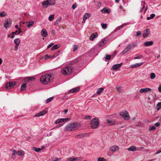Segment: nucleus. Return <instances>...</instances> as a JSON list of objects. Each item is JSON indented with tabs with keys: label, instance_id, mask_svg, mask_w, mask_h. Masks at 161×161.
Returning <instances> with one entry per match:
<instances>
[{
	"label": "nucleus",
	"instance_id": "1",
	"mask_svg": "<svg viewBox=\"0 0 161 161\" xmlns=\"http://www.w3.org/2000/svg\"><path fill=\"white\" fill-rule=\"evenodd\" d=\"M81 127L80 123L75 122L69 124L65 127V130L67 131H71L76 130Z\"/></svg>",
	"mask_w": 161,
	"mask_h": 161
},
{
	"label": "nucleus",
	"instance_id": "2",
	"mask_svg": "<svg viewBox=\"0 0 161 161\" xmlns=\"http://www.w3.org/2000/svg\"><path fill=\"white\" fill-rule=\"evenodd\" d=\"M52 75L49 74H46L42 75L40 78L41 82L43 84H47L51 81V78Z\"/></svg>",
	"mask_w": 161,
	"mask_h": 161
},
{
	"label": "nucleus",
	"instance_id": "3",
	"mask_svg": "<svg viewBox=\"0 0 161 161\" xmlns=\"http://www.w3.org/2000/svg\"><path fill=\"white\" fill-rule=\"evenodd\" d=\"M73 67L72 66H67L63 68L61 71V73L64 75H69L72 72Z\"/></svg>",
	"mask_w": 161,
	"mask_h": 161
},
{
	"label": "nucleus",
	"instance_id": "4",
	"mask_svg": "<svg viewBox=\"0 0 161 161\" xmlns=\"http://www.w3.org/2000/svg\"><path fill=\"white\" fill-rule=\"evenodd\" d=\"M99 125L98 119L97 118H95L91 121V126L92 129L96 128Z\"/></svg>",
	"mask_w": 161,
	"mask_h": 161
},
{
	"label": "nucleus",
	"instance_id": "5",
	"mask_svg": "<svg viewBox=\"0 0 161 161\" xmlns=\"http://www.w3.org/2000/svg\"><path fill=\"white\" fill-rule=\"evenodd\" d=\"M120 115L124 119L126 120H128L130 119V116L128 112L126 111H123L121 112Z\"/></svg>",
	"mask_w": 161,
	"mask_h": 161
},
{
	"label": "nucleus",
	"instance_id": "6",
	"mask_svg": "<svg viewBox=\"0 0 161 161\" xmlns=\"http://www.w3.org/2000/svg\"><path fill=\"white\" fill-rule=\"evenodd\" d=\"M12 24V21L10 19L8 18L4 21V26L6 28L10 27Z\"/></svg>",
	"mask_w": 161,
	"mask_h": 161
},
{
	"label": "nucleus",
	"instance_id": "7",
	"mask_svg": "<svg viewBox=\"0 0 161 161\" xmlns=\"http://www.w3.org/2000/svg\"><path fill=\"white\" fill-rule=\"evenodd\" d=\"M15 84V82H9L6 84V88L7 89H9L13 88Z\"/></svg>",
	"mask_w": 161,
	"mask_h": 161
},
{
	"label": "nucleus",
	"instance_id": "8",
	"mask_svg": "<svg viewBox=\"0 0 161 161\" xmlns=\"http://www.w3.org/2000/svg\"><path fill=\"white\" fill-rule=\"evenodd\" d=\"M150 33V30L147 29L143 31L142 33V36L144 38H147Z\"/></svg>",
	"mask_w": 161,
	"mask_h": 161
},
{
	"label": "nucleus",
	"instance_id": "9",
	"mask_svg": "<svg viewBox=\"0 0 161 161\" xmlns=\"http://www.w3.org/2000/svg\"><path fill=\"white\" fill-rule=\"evenodd\" d=\"M88 136V134L86 133H82L78 135H76L75 136V138H76L82 139L84 137Z\"/></svg>",
	"mask_w": 161,
	"mask_h": 161
},
{
	"label": "nucleus",
	"instance_id": "10",
	"mask_svg": "<svg viewBox=\"0 0 161 161\" xmlns=\"http://www.w3.org/2000/svg\"><path fill=\"white\" fill-rule=\"evenodd\" d=\"M69 118L59 119L56 120L55 123V124H59L65 121H68L69 120Z\"/></svg>",
	"mask_w": 161,
	"mask_h": 161
},
{
	"label": "nucleus",
	"instance_id": "11",
	"mask_svg": "<svg viewBox=\"0 0 161 161\" xmlns=\"http://www.w3.org/2000/svg\"><path fill=\"white\" fill-rule=\"evenodd\" d=\"M119 147L116 145H113L111 146L109 148V150L112 152H115L119 150Z\"/></svg>",
	"mask_w": 161,
	"mask_h": 161
},
{
	"label": "nucleus",
	"instance_id": "12",
	"mask_svg": "<svg viewBox=\"0 0 161 161\" xmlns=\"http://www.w3.org/2000/svg\"><path fill=\"white\" fill-rule=\"evenodd\" d=\"M152 90V89L150 88H145L141 89L139 91V92L141 93H146L149 91L151 92Z\"/></svg>",
	"mask_w": 161,
	"mask_h": 161
},
{
	"label": "nucleus",
	"instance_id": "13",
	"mask_svg": "<svg viewBox=\"0 0 161 161\" xmlns=\"http://www.w3.org/2000/svg\"><path fill=\"white\" fill-rule=\"evenodd\" d=\"M91 16V14L88 13H86L84 15L82 23H85L86 20V19L89 18Z\"/></svg>",
	"mask_w": 161,
	"mask_h": 161
},
{
	"label": "nucleus",
	"instance_id": "14",
	"mask_svg": "<svg viewBox=\"0 0 161 161\" xmlns=\"http://www.w3.org/2000/svg\"><path fill=\"white\" fill-rule=\"evenodd\" d=\"M48 35V33L45 29H43L41 32V35L43 37H46Z\"/></svg>",
	"mask_w": 161,
	"mask_h": 161
},
{
	"label": "nucleus",
	"instance_id": "15",
	"mask_svg": "<svg viewBox=\"0 0 161 161\" xmlns=\"http://www.w3.org/2000/svg\"><path fill=\"white\" fill-rule=\"evenodd\" d=\"M131 47L130 45H129L125 49L122 51V53L124 54L127 52L129 51L131 49Z\"/></svg>",
	"mask_w": 161,
	"mask_h": 161
},
{
	"label": "nucleus",
	"instance_id": "16",
	"mask_svg": "<svg viewBox=\"0 0 161 161\" xmlns=\"http://www.w3.org/2000/svg\"><path fill=\"white\" fill-rule=\"evenodd\" d=\"M122 65V63L116 64L113 65L112 67V69L114 70H116L119 68Z\"/></svg>",
	"mask_w": 161,
	"mask_h": 161
},
{
	"label": "nucleus",
	"instance_id": "17",
	"mask_svg": "<svg viewBox=\"0 0 161 161\" xmlns=\"http://www.w3.org/2000/svg\"><path fill=\"white\" fill-rule=\"evenodd\" d=\"M25 152L23 150H20L16 152V154L19 156H24L25 154Z\"/></svg>",
	"mask_w": 161,
	"mask_h": 161
},
{
	"label": "nucleus",
	"instance_id": "18",
	"mask_svg": "<svg viewBox=\"0 0 161 161\" xmlns=\"http://www.w3.org/2000/svg\"><path fill=\"white\" fill-rule=\"evenodd\" d=\"M46 111L45 110H43L37 114H36L35 116L36 117H40L41 116H43L46 114Z\"/></svg>",
	"mask_w": 161,
	"mask_h": 161
},
{
	"label": "nucleus",
	"instance_id": "19",
	"mask_svg": "<svg viewBox=\"0 0 161 161\" xmlns=\"http://www.w3.org/2000/svg\"><path fill=\"white\" fill-rule=\"evenodd\" d=\"M101 12L102 13H110L111 12L110 9L109 8H104L101 11Z\"/></svg>",
	"mask_w": 161,
	"mask_h": 161
},
{
	"label": "nucleus",
	"instance_id": "20",
	"mask_svg": "<svg viewBox=\"0 0 161 161\" xmlns=\"http://www.w3.org/2000/svg\"><path fill=\"white\" fill-rule=\"evenodd\" d=\"M153 44V41H150L145 42L144 45L145 46L148 47L152 45Z\"/></svg>",
	"mask_w": 161,
	"mask_h": 161
},
{
	"label": "nucleus",
	"instance_id": "21",
	"mask_svg": "<svg viewBox=\"0 0 161 161\" xmlns=\"http://www.w3.org/2000/svg\"><path fill=\"white\" fill-rule=\"evenodd\" d=\"M98 34L97 33L92 34L90 37V40L91 41H93L94 39L97 37Z\"/></svg>",
	"mask_w": 161,
	"mask_h": 161
},
{
	"label": "nucleus",
	"instance_id": "22",
	"mask_svg": "<svg viewBox=\"0 0 161 161\" xmlns=\"http://www.w3.org/2000/svg\"><path fill=\"white\" fill-rule=\"evenodd\" d=\"M44 147H42L41 148H36V147H32V149L34 151H35V152H39L41 150H43V149H44Z\"/></svg>",
	"mask_w": 161,
	"mask_h": 161
},
{
	"label": "nucleus",
	"instance_id": "23",
	"mask_svg": "<svg viewBox=\"0 0 161 161\" xmlns=\"http://www.w3.org/2000/svg\"><path fill=\"white\" fill-rule=\"evenodd\" d=\"M106 41L105 39H102L99 42V46L101 47H103L106 43Z\"/></svg>",
	"mask_w": 161,
	"mask_h": 161
},
{
	"label": "nucleus",
	"instance_id": "24",
	"mask_svg": "<svg viewBox=\"0 0 161 161\" xmlns=\"http://www.w3.org/2000/svg\"><path fill=\"white\" fill-rule=\"evenodd\" d=\"M48 0H46L44 1L42 3V5L43 6H45V8H46L49 5V2Z\"/></svg>",
	"mask_w": 161,
	"mask_h": 161
},
{
	"label": "nucleus",
	"instance_id": "25",
	"mask_svg": "<svg viewBox=\"0 0 161 161\" xmlns=\"http://www.w3.org/2000/svg\"><path fill=\"white\" fill-rule=\"evenodd\" d=\"M80 88L79 87H76L75 88L73 89H72L70 90L69 91V92L71 93H74L76 92H77L79 90Z\"/></svg>",
	"mask_w": 161,
	"mask_h": 161
},
{
	"label": "nucleus",
	"instance_id": "26",
	"mask_svg": "<svg viewBox=\"0 0 161 161\" xmlns=\"http://www.w3.org/2000/svg\"><path fill=\"white\" fill-rule=\"evenodd\" d=\"M129 151H135L136 150V147L134 146H131L128 148Z\"/></svg>",
	"mask_w": 161,
	"mask_h": 161
},
{
	"label": "nucleus",
	"instance_id": "27",
	"mask_svg": "<svg viewBox=\"0 0 161 161\" xmlns=\"http://www.w3.org/2000/svg\"><path fill=\"white\" fill-rule=\"evenodd\" d=\"M107 122L110 125H113L115 124V122L114 120H110L107 119L106 120Z\"/></svg>",
	"mask_w": 161,
	"mask_h": 161
},
{
	"label": "nucleus",
	"instance_id": "28",
	"mask_svg": "<svg viewBox=\"0 0 161 161\" xmlns=\"http://www.w3.org/2000/svg\"><path fill=\"white\" fill-rule=\"evenodd\" d=\"M34 21H31L29 22H27L26 23H27V26L28 28H30L31 26H32L34 24Z\"/></svg>",
	"mask_w": 161,
	"mask_h": 161
},
{
	"label": "nucleus",
	"instance_id": "29",
	"mask_svg": "<svg viewBox=\"0 0 161 161\" xmlns=\"http://www.w3.org/2000/svg\"><path fill=\"white\" fill-rule=\"evenodd\" d=\"M49 2V5H54L55 4V0H48Z\"/></svg>",
	"mask_w": 161,
	"mask_h": 161
},
{
	"label": "nucleus",
	"instance_id": "30",
	"mask_svg": "<svg viewBox=\"0 0 161 161\" xmlns=\"http://www.w3.org/2000/svg\"><path fill=\"white\" fill-rule=\"evenodd\" d=\"M14 42L16 45H19L20 42V40L19 38H17L14 40Z\"/></svg>",
	"mask_w": 161,
	"mask_h": 161
},
{
	"label": "nucleus",
	"instance_id": "31",
	"mask_svg": "<svg viewBox=\"0 0 161 161\" xmlns=\"http://www.w3.org/2000/svg\"><path fill=\"white\" fill-rule=\"evenodd\" d=\"M126 25V24H123L122 25L117 27L116 28L115 30V31H117L122 28L124 26H125Z\"/></svg>",
	"mask_w": 161,
	"mask_h": 161
},
{
	"label": "nucleus",
	"instance_id": "32",
	"mask_svg": "<svg viewBox=\"0 0 161 161\" xmlns=\"http://www.w3.org/2000/svg\"><path fill=\"white\" fill-rule=\"evenodd\" d=\"M104 90V89L102 87L100 88L97 89V93L100 95L102 93Z\"/></svg>",
	"mask_w": 161,
	"mask_h": 161
},
{
	"label": "nucleus",
	"instance_id": "33",
	"mask_svg": "<svg viewBox=\"0 0 161 161\" xmlns=\"http://www.w3.org/2000/svg\"><path fill=\"white\" fill-rule=\"evenodd\" d=\"M62 20V18L61 17H58L57 18V19L56 20L55 22H54V25H56L59 23Z\"/></svg>",
	"mask_w": 161,
	"mask_h": 161
},
{
	"label": "nucleus",
	"instance_id": "34",
	"mask_svg": "<svg viewBox=\"0 0 161 161\" xmlns=\"http://www.w3.org/2000/svg\"><path fill=\"white\" fill-rule=\"evenodd\" d=\"M26 85L25 83H23L22 84L21 87V91H24L26 88Z\"/></svg>",
	"mask_w": 161,
	"mask_h": 161
},
{
	"label": "nucleus",
	"instance_id": "35",
	"mask_svg": "<svg viewBox=\"0 0 161 161\" xmlns=\"http://www.w3.org/2000/svg\"><path fill=\"white\" fill-rule=\"evenodd\" d=\"M116 89L119 92L122 93L123 92V90L121 88L120 86H117Z\"/></svg>",
	"mask_w": 161,
	"mask_h": 161
},
{
	"label": "nucleus",
	"instance_id": "36",
	"mask_svg": "<svg viewBox=\"0 0 161 161\" xmlns=\"http://www.w3.org/2000/svg\"><path fill=\"white\" fill-rule=\"evenodd\" d=\"M155 16V14H152L150 15V16L148 17L147 18V20H150L151 19H152Z\"/></svg>",
	"mask_w": 161,
	"mask_h": 161
},
{
	"label": "nucleus",
	"instance_id": "37",
	"mask_svg": "<svg viewBox=\"0 0 161 161\" xmlns=\"http://www.w3.org/2000/svg\"><path fill=\"white\" fill-rule=\"evenodd\" d=\"M156 77V75L154 73H152L150 74V78L151 79H153Z\"/></svg>",
	"mask_w": 161,
	"mask_h": 161
},
{
	"label": "nucleus",
	"instance_id": "38",
	"mask_svg": "<svg viewBox=\"0 0 161 161\" xmlns=\"http://www.w3.org/2000/svg\"><path fill=\"white\" fill-rule=\"evenodd\" d=\"M156 129V127H155L154 125H153L152 126H149V130L150 131L154 130Z\"/></svg>",
	"mask_w": 161,
	"mask_h": 161
},
{
	"label": "nucleus",
	"instance_id": "39",
	"mask_svg": "<svg viewBox=\"0 0 161 161\" xmlns=\"http://www.w3.org/2000/svg\"><path fill=\"white\" fill-rule=\"evenodd\" d=\"M157 109L158 110L161 108V102H159L157 105Z\"/></svg>",
	"mask_w": 161,
	"mask_h": 161
},
{
	"label": "nucleus",
	"instance_id": "40",
	"mask_svg": "<svg viewBox=\"0 0 161 161\" xmlns=\"http://www.w3.org/2000/svg\"><path fill=\"white\" fill-rule=\"evenodd\" d=\"M54 18V14H52L50 16H49L48 17V19L50 21H52Z\"/></svg>",
	"mask_w": 161,
	"mask_h": 161
},
{
	"label": "nucleus",
	"instance_id": "41",
	"mask_svg": "<svg viewBox=\"0 0 161 161\" xmlns=\"http://www.w3.org/2000/svg\"><path fill=\"white\" fill-rule=\"evenodd\" d=\"M49 58H53V56L48 55H46L44 57L45 59H47Z\"/></svg>",
	"mask_w": 161,
	"mask_h": 161
},
{
	"label": "nucleus",
	"instance_id": "42",
	"mask_svg": "<svg viewBox=\"0 0 161 161\" xmlns=\"http://www.w3.org/2000/svg\"><path fill=\"white\" fill-rule=\"evenodd\" d=\"M79 46L78 45H74L73 46V51H75L78 48Z\"/></svg>",
	"mask_w": 161,
	"mask_h": 161
},
{
	"label": "nucleus",
	"instance_id": "43",
	"mask_svg": "<svg viewBox=\"0 0 161 161\" xmlns=\"http://www.w3.org/2000/svg\"><path fill=\"white\" fill-rule=\"evenodd\" d=\"M59 47L58 45H55L53 46L52 47V48L51 50H54L58 48Z\"/></svg>",
	"mask_w": 161,
	"mask_h": 161
},
{
	"label": "nucleus",
	"instance_id": "44",
	"mask_svg": "<svg viewBox=\"0 0 161 161\" xmlns=\"http://www.w3.org/2000/svg\"><path fill=\"white\" fill-rule=\"evenodd\" d=\"M7 15L6 13L5 12H2L0 13V17H4Z\"/></svg>",
	"mask_w": 161,
	"mask_h": 161
},
{
	"label": "nucleus",
	"instance_id": "45",
	"mask_svg": "<svg viewBox=\"0 0 161 161\" xmlns=\"http://www.w3.org/2000/svg\"><path fill=\"white\" fill-rule=\"evenodd\" d=\"M98 161H107V160L105 159L103 157L99 158L97 159Z\"/></svg>",
	"mask_w": 161,
	"mask_h": 161
},
{
	"label": "nucleus",
	"instance_id": "46",
	"mask_svg": "<svg viewBox=\"0 0 161 161\" xmlns=\"http://www.w3.org/2000/svg\"><path fill=\"white\" fill-rule=\"evenodd\" d=\"M53 97H52L48 98L46 101V103H48L50 102H51L53 99Z\"/></svg>",
	"mask_w": 161,
	"mask_h": 161
},
{
	"label": "nucleus",
	"instance_id": "47",
	"mask_svg": "<svg viewBox=\"0 0 161 161\" xmlns=\"http://www.w3.org/2000/svg\"><path fill=\"white\" fill-rule=\"evenodd\" d=\"M102 28L104 29H106L107 27V25L106 24H101Z\"/></svg>",
	"mask_w": 161,
	"mask_h": 161
},
{
	"label": "nucleus",
	"instance_id": "48",
	"mask_svg": "<svg viewBox=\"0 0 161 161\" xmlns=\"http://www.w3.org/2000/svg\"><path fill=\"white\" fill-rule=\"evenodd\" d=\"M67 161H75L74 158L69 157L67 158Z\"/></svg>",
	"mask_w": 161,
	"mask_h": 161
},
{
	"label": "nucleus",
	"instance_id": "49",
	"mask_svg": "<svg viewBox=\"0 0 161 161\" xmlns=\"http://www.w3.org/2000/svg\"><path fill=\"white\" fill-rule=\"evenodd\" d=\"M60 51H58L57 52L55 53L54 55H53V58H54L57 56L59 54Z\"/></svg>",
	"mask_w": 161,
	"mask_h": 161
},
{
	"label": "nucleus",
	"instance_id": "50",
	"mask_svg": "<svg viewBox=\"0 0 161 161\" xmlns=\"http://www.w3.org/2000/svg\"><path fill=\"white\" fill-rule=\"evenodd\" d=\"M14 33L12 32L11 33L8 35V37H11V38H13L14 36Z\"/></svg>",
	"mask_w": 161,
	"mask_h": 161
},
{
	"label": "nucleus",
	"instance_id": "51",
	"mask_svg": "<svg viewBox=\"0 0 161 161\" xmlns=\"http://www.w3.org/2000/svg\"><path fill=\"white\" fill-rule=\"evenodd\" d=\"M61 159L59 158H55L53 159L52 161H60Z\"/></svg>",
	"mask_w": 161,
	"mask_h": 161
},
{
	"label": "nucleus",
	"instance_id": "52",
	"mask_svg": "<svg viewBox=\"0 0 161 161\" xmlns=\"http://www.w3.org/2000/svg\"><path fill=\"white\" fill-rule=\"evenodd\" d=\"M142 55H139L137 57H135L134 58V59H140L141 58H142Z\"/></svg>",
	"mask_w": 161,
	"mask_h": 161
},
{
	"label": "nucleus",
	"instance_id": "53",
	"mask_svg": "<svg viewBox=\"0 0 161 161\" xmlns=\"http://www.w3.org/2000/svg\"><path fill=\"white\" fill-rule=\"evenodd\" d=\"M92 118V116H86L84 118L86 119H90Z\"/></svg>",
	"mask_w": 161,
	"mask_h": 161
},
{
	"label": "nucleus",
	"instance_id": "54",
	"mask_svg": "<svg viewBox=\"0 0 161 161\" xmlns=\"http://www.w3.org/2000/svg\"><path fill=\"white\" fill-rule=\"evenodd\" d=\"M110 58V55H106L105 59L107 60H109Z\"/></svg>",
	"mask_w": 161,
	"mask_h": 161
},
{
	"label": "nucleus",
	"instance_id": "55",
	"mask_svg": "<svg viewBox=\"0 0 161 161\" xmlns=\"http://www.w3.org/2000/svg\"><path fill=\"white\" fill-rule=\"evenodd\" d=\"M145 4V2H142V5H143V7H142V9L141 10V12H142L143 9L144 8H145V6H144V5Z\"/></svg>",
	"mask_w": 161,
	"mask_h": 161
},
{
	"label": "nucleus",
	"instance_id": "56",
	"mask_svg": "<svg viewBox=\"0 0 161 161\" xmlns=\"http://www.w3.org/2000/svg\"><path fill=\"white\" fill-rule=\"evenodd\" d=\"M74 158L75 161H78L81 159V158L80 157Z\"/></svg>",
	"mask_w": 161,
	"mask_h": 161
},
{
	"label": "nucleus",
	"instance_id": "57",
	"mask_svg": "<svg viewBox=\"0 0 161 161\" xmlns=\"http://www.w3.org/2000/svg\"><path fill=\"white\" fill-rule=\"evenodd\" d=\"M12 156H14L16 153V151L15 149H13L12 150Z\"/></svg>",
	"mask_w": 161,
	"mask_h": 161
},
{
	"label": "nucleus",
	"instance_id": "58",
	"mask_svg": "<svg viewBox=\"0 0 161 161\" xmlns=\"http://www.w3.org/2000/svg\"><path fill=\"white\" fill-rule=\"evenodd\" d=\"M141 35V32L140 31H137L136 32V36H139L140 35Z\"/></svg>",
	"mask_w": 161,
	"mask_h": 161
},
{
	"label": "nucleus",
	"instance_id": "59",
	"mask_svg": "<svg viewBox=\"0 0 161 161\" xmlns=\"http://www.w3.org/2000/svg\"><path fill=\"white\" fill-rule=\"evenodd\" d=\"M160 125V123L159 122H157L155 124V125H154V126L155 127H158Z\"/></svg>",
	"mask_w": 161,
	"mask_h": 161
},
{
	"label": "nucleus",
	"instance_id": "60",
	"mask_svg": "<svg viewBox=\"0 0 161 161\" xmlns=\"http://www.w3.org/2000/svg\"><path fill=\"white\" fill-rule=\"evenodd\" d=\"M142 63H137L135 64L136 67H137L140 66L142 64Z\"/></svg>",
	"mask_w": 161,
	"mask_h": 161
},
{
	"label": "nucleus",
	"instance_id": "61",
	"mask_svg": "<svg viewBox=\"0 0 161 161\" xmlns=\"http://www.w3.org/2000/svg\"><path fill=\"white\" fill-rule=\"evenodd\" d=\"M76 7V5L75 4H74L72 6V8L73 9H75Z\"/></svg>",
	"mask_w": 161,
	"mask_h": 161
},
{
	"label": "nucleus",
	"instance_id": "62",
	"mask_svg": "<svg viewBox=\"0 0 161 161\" xmlns=\"http://www.w3.org/2000/svg\"><path fill=\"white\" fill-rule=\"evenodd\" d=\"M54 44L53 43H51L50 45H49L47 47V48L48 49L50 47H51L53 46V45Z\"/></svg>",
	"mask_w": 161,
	"mask_h": 161
},
{
	"label": "nucleus",
	"instance_id": "63",
	"mask_svg": "<svg viewBox=\"0 0 161 161\" xmlns=\"http://www.w3.org/2000/svg\"><path fill=\"white\" fill-rule=\"evenodd\" d=\"M18 46H19V45H16L14 47V48L15 50L16 51L17 50Z\"/></svg>",
	"mask_w": 161,
	"mask_h": 161
},
{
	"label": "nucleus",
	"instance_id": "64",
	"mask_svg": "<svg viewBox=\"0 0 161 161\" xmlns=\"http://www.w3.org/2000/svg\"><path fill=\"white\" fill-rule=\"evenodd\" d=\"M158 91L160 92H161V85H159L158 88Z\"/></svg>",
	"mask_w": 161,
	"mask_h": 161
}]
</instances>
